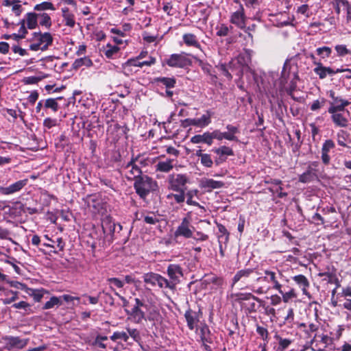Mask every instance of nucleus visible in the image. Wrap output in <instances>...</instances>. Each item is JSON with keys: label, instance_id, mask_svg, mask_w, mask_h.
I'll return each instance as SVG.
<instances>
[{"label": "nucleus", "instance_id": "obj_1", "mask_svg": "<svg viewBox=\"0 0 351 351\" xmlns=\"http://www.w3.org/2000/svg\"><path fill=\"white\" fill-rule=\"evenodd\" d=\"M263 274V276L256 278L255 281L257 282L265 281L269 283L270 286L266 287L252 283V285L241 287V290L249 289L252 293L262 295L266 293L269 289H273L277 291L282 296V300L285 303L297 297L295 289L288 285L289 279L284 275L282 271L276 267H272L269 269H265Z\"/></svg>", "mask_w": 351, "mask_h": 351}, {"label": "nucleus", "instance_id": "obj_2", "mask_svg": "<svg viewBox=\"0 0 351 351\" xmlns=\"http://www.w3.org/2000/svg\"><path fill=\"white\" fill-rule=\"evenodd\" d=\"M298 80L299 76L298 73L293 71L289 62L286 61L284 64L280 77V88H284L285 85L289 82V90L291 93L295 90Z\"/></svg>", "mask_w": 351, "mask_h": 351}, {"label": "nucleus", "instance_id": "obj_3", "mask_svg": "<svg viewBox=\"0 0 351 351\" xmlns=\"http://www.w3.org/2000/svg\"><path fill=\"white\" fill-rule=\"evenodd\" d=\"M134 187L141 199H145L149 193L157 187L156 182L147 176H141L135 180Z\"/></svg>", "mask_w": 351, "mask_h": 351}, {"label": "nucleus", "instance_id": "obj_4", "mask_svg": "<svg viewBox=\"0 0 351 351\" xmlns=\"http://www.w3.org/2000/svg\"><path fill=\"white\" fill-rule=\"evenodd\" d=\"M135 304L129 310H125L128 319L134 324H141L143 320H146V314L145 308L146 304L139 298L134 299Z\"/></svg>", "mask_w": 351, "mask_h": 351}, {"label": "nucleus", "instance_id": "obj_5", "mask_svg": "<svg viewBox=\"0 0 351 351\" xmlns=\"http://www.w3.org/2000/svg\"><path fill=\"white\" fill-rule=\"evenodd\" d=\"M234 3L235 5L230 14L229 21L239 29H243L245 28L247 19L243 5L239 0H234Z\"/></svg>", "mask_w": 351, "mask_h": 351}, {"label": "nucleus", "instance_id": "obj_6", "mask_svg": "<svg viewBox=\"0 0 351 351\" xmlns=\"http://www.w3.org/2000/svg\"><path fill=\"white\" fill-rule=\"evenodd\" d=\"M34 40L29 45V49L32 51H45L52 45L53 37L49 32H35L34 34Z\"/></svg>", "mask_w": 351, "mask_h": 351}, {"label": "nucleus", "instance_id": "obj_7", "mask_svg": "<svg viewBox=\"0 0 351 351\" xmlns=\"http://www.w3.org/2000/svg\"><path fill=\"white\" fill-rule=\"evenodd\" d=\"M189 178L186 174L172 173L168 176V189L171 191H186Z\"/></svg>", "mask_w": 351, "mask_h": 351}, {"label": "nucleus", "instance_id": "obj_8", "mask_svg": "<svg viewBox=\"0 0 351 351\" xmlns=\"http://www.w3.org/2000/svg\"><path fill=\"white\" fill-rule=\"evenodd\" d=\"M165 63L170 67L186 68L192 64V61L185 53H173L164 60Z\"/></svg>", "mask_w": 351, "mask_h": 351}, {"label": "nucleus", "instance_id": "obj_9", "mask_svg": "<svg viewBox=\"0 0 351 351\" xmlns=\"http://www.w3.org/2000/svg\"><path fill=\"white\" fill-rule=\"evenodd\" d=\"M2 341L4 343V348L7 350L13 349L21 350L27 346L29 339H22L19 336L5 335L2 337Z\"/></svg>", "mask_w": 351, "mask_h": 351}, {"label": "nucleus", "instance_id": "obj_10", "mask_svg": "<svg viewBox=\"0 0 351 351\" xmlns=\"http://www.w3.org/2000/svg\"><path fill=\"white\" fill-rule=\"evenodd\" d=\"M167 274L169 278L167 280V287L169 289L173 290L180 282V278L183 276L182 267L177 264H170L167 269Z\"/></svg>", "mask_w": 351, "mask_h": 351}, {"label": "nucleus", "instance_id": "obj_11", "mask_svg": "<svg viewBox=\"0 0 351 351\" xmlns=\"http://www.w3.org/2000/svg\"><path fill=\"white\" fill-rule=\"evenodd\" d=\"M319 162L313 161L308 164L306 170L299 176L298 180L302 183H309L319 178Z\"/></svg>", "mask_w": 351, "mask_h": 351}, {"label": "nucleus", "instance_id": "obj_12", "mask_svg": "<svg viewBox=\"0 0 351 351\" xmlns=\"http://www.w3.org/2000/svg\"><path fill=\"white\" fill-rule=\"evenodd\" d=\"M143 282L151 287H158L160 289H168L167 279L159 274L148 272L143 276Z\"/></svg>", "mask_w": 351, "mask_h": 351}, {"label": "nucleus", "instance_id": "obj_13", "mask_svg": "<svg viewBox=\"0 0 351 351\" xmlns=\"http://www.w3.org/2000/svg\"><path fill=\"white\" fill-rule=\"evenodd\" d=\"M251 62L250 51L246 50L244 53H240L236 58L230 61V66L239 64L235 69V75L241 77L243 75V68L247 66Z\"/></svg>", "mask_w": 351, "mask_h": 351}, {"label": "nucleus", "instance_id": "obj_14", "mask_svg": "<svg viewBox=\"0 0 351 351\" xmlns=\"http://www.w3.org/2000/svg\"><path fill=\"white\" fill-rule=\"evenodd\" d=\"M101 227L104 233H109L112 236L117 230L118 232L122 230V226L119 223L116 224L110 215L107 213L104 216H101Z\"/></svg>", "mask_w": 351, "mask_h": 351}, {"label": "nucleus", "instance_id": "obj_15", "mask_svg": "<svg viewBox=\"0 0 351 351\" xmlns=\"http://www.w3.org/2000/svg\"><path fill=\"white\" fill-rule=\"evenodd\" d=\"M193 227L191 225V220L188 217L182 219V222L178 226L174 232L176 237H183L186 239H189L193 237Z\"/></svg>", "mask_w": 351, "mask_h": 351}, {"label": "nucleus", "instance_id": "obj_16", "mask_svg": "<svg viewBox=\"0 0 351 351\" xmlns=\"http://www.w3.org/2000/svg\"><path fill=\"white\" fill-rule=\"evenodd\" d=\"M138 158H132L131 160L128 162L125 165L123 166V168L126 171L125 176L128 180H131L136 179L141 176L142 171L140 167L136 164V161Z\"/></svg>", "mask_w": 351, "mask_h": 351}, {"label": "nucleus", "instance_id": "obj_17", "mask_svg": "<svg viewBox=\"0 0 351 351\" xmlns=\"http://www.w3.org/2000/svg\"><path fill=\"white\" fill-rule=\"evenodd\" d=\"M88 205L92 208L93 213L95 214L104 216V214L107 213L106 204L97 195L90 196Z\"/></svg>", "mask_w": 351, "mask_h": 351}, {"label": "nucleus", "instance_id": "obj_18", "mask_svg": "<svg viewBox=\"0 0 351 351\" xmlns=\"http://www.w3.org/2000/svg\"><path fill=\"white\" fill-rule=\"evenodd\" d=\"M344 110H328L329 114H330V119L335 127L345 128H348L349 125V119L346 117L342 112Z\"/></svg>", "mask_w": 351, "mask_h": 351}, {"label": "nucleus", "instance_id": "obj_19", "mask_svg": "<svg viewBox=\"0 0 351 351\" xmlns=\"http://www.w3.org/2000/svg\"><path fill=\"white\" fill-rule=\"evenodd\" d=\"M212 151L217 155V157L215 160V162L217 165L225 162L228 156H233L234 155L233 149L226 145L213 148Z\"/></svg>", "mask_w": 351, "mask_h": 351}, {"label": "nucleus", "instance_id": "obj_20", "mask_svg": "<svg viewBox=\"0 0 351 351\" xmlns=\"http://www.w3.org/2000/svg\"><path fill=\"white\" fill-rule=\"evenodd\" d=\"M28 183V179L20 180L8 186H0V193L10 195L21 191Z\"/></svg>", "mask_w": 351, "mask_h": 351}, {"label": "nucleus", "instance_id": "obj_21", "mask_svg": "<svg viewBox=\"0 0 351 351\" xmlns=\"http://www.w3.org/2000/svg\"><path fill=\"white\" fill-rule=\"evenodd\" d=\"M253 272L254 269L250 268L239 270L232 278L231 287H233L236 284L239 282L246 284V285L243 286V287H246L249 285L247 283V279L250 277ZM241 287H240V289H241Z\"/></svg>", "mask_w": 351, "mask_h": 351}, {"label": "nucleus", "instance_id": "obj_22", "mask_svg": "<svg viewBox=\"0 0 351 351\" xmlns=\"http://www.w3.org/2000/svg\"><path fill=\"white\" fill-rule=\"evenodd\" d=\"M335 147V142L332 139H327L323 143L321 149V159L324 165H329L330 162L329 152Z\"/></svg>", "mask_w": 351, "mask_h": 351}, {"label": "nucleus", "instance_id": "obj_23", "mask_svg": "<svg viewBox=\"0 0 351 351\" xmlns=\"http://www.w3.org/2000/svg\"><path fill=\"white\" fill-rule=\"evenodd\" d=\"M184 317L186 321L188 328L193 330L199 322V313L189 308L184 313Z\"/></svg>", "mask_w": 351, "mask_h": 351}, {"label": "nucleus", "instance_id": "obj_24", "mask_svg": "<svg viewBox=\"0 0 351 351\" xmlns=\"http://www.w3.org/2000/svg\"><path fill=\"white\" fill-rule=\"evenodd\" d=\"M313 72L319 77L320 80L325 79L328 75H334L333 69L330 66H325L322 63L315 62Z\"/></svg>", "mask_w": 351, "mask_h": 351}, {"label": "nucleus", "instance_id": "obj_25", "mask_svg": "<svg viewBox=\"0 0 351 351\" xmlns=\"http://www.w3.org/2000/svg\"><path fill=\"white\" fill-rule=\"evenodd\" d=\"M328 337L327 336H317L315 334L313 338L311 339V343L312 349L314 351H324V348L326 347L328 343Z\"/></svg>", "mask_w": 351, "mask_h": 351}, {"label": "nucleus", "instance_id": "obj_26", "mask_svg": "<svg viewBox=\"0 0 351 351\" xmlns=\"http://www.w3.org/2000/svg\"><path fill=\"white\" fill-rule=\"evenodd\" d=\"M227 132H222V140L226 139L229 141H239L237 134L239 133V128L231 124H228L226 127Z\"/></svg>", "mask_w": 351, "mask_h": 351}, {"label": "nucleus", "instance_id": "obj_27", "mask_svg": "<svg viewBox=\"0 0 351 351\" xmlns=\"http://www.w3.org/2000/svg\"><path fill=\"white\" fill-rule=\"evenodd\" d=\"M224 183L222 181L215 180L211 178H205L201 181L200 186L207 191H211L213 189H217L223 187Z\"/></svg>", "mask_w": 351, "mask_h": 351}, {"label": "nucleus", "instance_id": "obj_28", "mask_svg": "<svg viewBox=\"0 0 351 351\" xmlns=\"http://www.w3.org/2000/svg\"><path fill=\"white\" fill-rule=\"evenodd\" d=\"M154 82L158 86H164L167 89L174 88L176 79L174 77H158L154 79Z\"/></svg>", "mask_w": 351, "mask_h": 351}, {"label": "nucleus", "instance_id": "obj_29", "mask_svg": "<svg viewBox=\"0 0 351 351\" xmlns=\"http://www.w3.org/2000/svg\"><path fill=\"white\" fill-rule=\"evenodd\" d=\"M62 16L64 25L69 27H73L75 25V15L69 10L67 7H63L61 9Z\"/></svg>", "mask_w": 351, "mask_h": 351}, {"label": "nucleus", "instance_id": "obj_30", "mask_svg": "<svg viewBox=\"0 0 351 351\" xmlns=\"http://www.w3.org/2000/svg\"><path fill=\"white\" fill-rule=\"evenodd\" d=\"M147 314L146 315V320L156 322H159L161 319V315L159 310L156 306H152L146 304V308H145Z\"/></svg>", "mask_w": 351, "mask_h": 351}, {"label": "nucleus", "instance_id": "obj_31", "mask_svg": "<svg viewBox=\"0 0 351 351\" xmlns=\"http://www.w3.org/2000/svg\"><path fill=\"white\" fill-rule=\"evenodd\" d=\"M350 104V101L346 100L341 97H337V98H334V101L330 102V105L328 110H345V108L348 106Z\"/></svg>", "mask_w": 351, "mask_h": 351}, {"label": "nucleus", "instance_id": "obj_32", "mask_svg": "<svg viewBox=\"0 0 351 351\" xmlns=\"http://www.w3.org/2000/svg\"><path fill=\"white\" fill-rule=\"evenodd\" d=\"M293 280L301 288L303 294L308 295L307 289L309 287V282L306 277L302 274L294 276Z\"/></svg>", "mask_w": 351, "mask_h": 351}, {"label": "nucleus", "instance_id": "obj_33", "mask_svg": "<svg viewBox=\"0 0 351 351\" xmlns=\"http://www.w3.org/2000/svg\"><path fill=\"white\" fill-rule=\"evenodd\" d=\"M182 39L183 42L188 47H193L202 50L201 45L195 34L191 33L184 34L182 36Z\"/></svg>", "mask_w": 351, "mask_h": 351}, {"label": "nucleus", "instance_id": "obj_34", "mask_svg": "<svg viewBox=\"0 0 351 351\" xmlns=\"http://www.w3.org/2000/svg\"><path fill=\"white\" fill-rule=\"evenodd\" d=\"M274 338L278 341V346L275 348L276 351H285L292 343L293 340L289 338H283L278 334H276Z\"/></svg>", "mask_w": 351, "mask_h": 351}, {"label": "nucleus", "instance_id": "obj_35", "mask_svg": "<svg viewBox=\"0 0 351 351\" xmlns=\"http://www.w3.org/2000/svg\"><path fill=\"white\" fill-rule=\"evenodd\" d=\"M175 159L173 158H167L165 161H160L156 165V171L167 173L169 172L171 169H173L174 165L173 162Z\"/></svg>", "mask_w": 351, "mask_h": 351}, {"label": "nucleus", "instance_id": "obj_36", "mask_svg": "<svg viewBox=\"0 0 351 351\" xmlns=\"http://www.w3.org/2000/svg\"><path fill=\"white\" fill-rule=\"evenodd\" d=\"M38 14L35 12H28L21 21H24L28 29H34L38 24Z\"/></svg>", "mask_w": 351, "mask_h": 351}, {"label": "nucleus", "instance_id": "obj_37", "mask_svg": "<svg viewBox=\"0 0 351 351\" xmlns=\"http://www.w3.org/2000/svg\"><path fill=\"white\" fill-rule=\"evenodd\" d=\"M218 232L217 239L219 243L227 244L229 240V232L224 226L222 224H217Z\"/></svg>", "mask_w": 351, "mask_h": 351}, {"label": "nucleus", "instance_id": "obj_38", "mask_svg": "<svg viewBox=\"0 0 351 351\" xmlns=\"http://www.w3.org/2000/svg\"><path fill=\"white\" fill-rule=\"evenodd\" d=\"M62 99V97H58L56 98H48L47 99H44V108L45 110L51 109L53 112H56L60 108L58 100Z\"/></svg>", "mask_w": 351, "mask_h": 351}, {"label": "nucleus", "instance_id": "obj_39", "mask_svg": "<svg viewBox=\"0 0 351 351\" xmlns=\"http://www.w3.org/2000/svg\"><path fill=\"white\" fill-rule=\"evenodd\" d=\"M176 193H170L167 195V199L173 200L176 204H182L185 201V191H175Z\"/></svg>", "mask_w": 351, "mask_h": 351}, {"label": "nucleus", "instance_id": "obj_40", "mask_svg": "<svg viewBox=\"0 0 351 351\" xmlns=\"http://www.w3.org/2000/svg\"><path fill=\"white\" fill-rule=\"evenodd\" d=\"M120 50V48L117 45H113L111 44H107L105 47H104V53L106 58L109 59L115 58Z\"/></svg>", "mask_w": 351, "mask_h": 351}, {"label": "nucleus", "instance_id": "obj_41", "mask_svg": "<svg viewBox=\"0 0 351 351\" xmlns=\"http://www.w3.org/2000/svg\"><path fill=\"white\" fill-rule=\"evenodd\" d=\"M128 63L131 66H138V67H143L144 66H149L156 63V58L152 56H149L148 58V60L141 61V62L138 61V60H137V59L136 60L130 59V60H128Z\"/></svg>", "mask_w": 351, "mask_h": 351}, {"label": "nucleus", "instance_id": "obj_42", "mask_svg": "<svg viewBox=\"0 0 351 351\" xmlns=\"http://www.w3.org/2000/svg\"><path fill=\"white\" fill-rule=\"evenodd\" d=\"M233 29V27L225 23H219L216 27V35L219 37L228 36L229 33Z\"/></svg>", "mask_w": 351, "mask_h": 351}, {"label": "nucleus", "instance_id": "obj_43", "mask_svg": "<svg viewBox=\"0 0 351 351\" xmlns=\"http://www.w3.org/2000/svg\"><path fill=\"white\" fill-rule=\"evenodd\" d=\"M93 61L90 60V58L88 56H84L83 58H77L76 59L73 64L72 66L73 69H77L80 68L82 66H85L86 67H90L93 66Z\"/></svg>", "mask_w": 351, "mask_h": 351}, {"label": "nucleus", "instance_id": "obj_44", "mask_svg": "<svg viewBox=\"0 0 351 351\" xmlns=\"http://www.w3.org/2000/svg\"><path fill=\"white\" fill-rule=\"evenodd\" d=\"M336 136L338 145L342 147H347V142L349 140L350 134L344 130H339L337 132Z\"/></svg>", "mask_w": 351, "mask_h": 351}, {"label": "nucleus", "instance_id": "obj_45", "mask_svg": "<svg viewBox=\"0 0 351 351\" xmlns=\"http://www.w3.org/2000/svg\"><path fill=\"white\" fill-rule=\"evenodd\" d=\"M235 300L240 302L243 300H248L252 299L259 303L263 302V301L259 298L254 295L252 293H238L234 295Z\"/></svg>", "mask_w": 351, "mask_h": 351}, {"label": "nucleus", "instance_id": "obj_46", "mask_svg": "<svg viewBox=\"0 0 351 351\" xmlns=\"http://www.w3.org/2000/svg\"><path fill=\"white\" fill-rule=\"evenodd\" d=\"M319 276L323 277V280L327 281L328 283L334 284L337 287H340L339 279L336 275L331 272L319 273Z\"/></svg>", "mask_w": 351, "mask_h": 351}, {"label": "nucleus", "instance_id": "obj_47", "mask_svg": "<svg viewBox=\"0 0 351 351\" xmlns=\"http://www.w3.org/2000/svg\"><path fill=\"white\" fill-rule=\"evenodd\" d=\"M48 77L47 74L40 73L39 75L36 76L25 77L23 80V82L25 84H36L41 80Z\"/></svg>", "mask_w": 351, "mask_h": 351}, {"label": "nucleus", "instance_id": "obj_48", "mask_svg": "<svg viewBox=\"0 0 351 351\" xmlns=\"http://www.w3.org/2000/svg\"><path fill=\"white\" fill-rule=\"evenodd\" d=\"M211 122L210 114L208 112L207 114H203L199 118H195L193 123L195 124L196 127L204 128L208 125Z\"/></svg>", "mask_w": 351, "mask_h": 351}, {"label": "nucleus", "instance_id": "obj_49", "mask_svg": "<svg viewBox=\"0 0 351 351\" xmlns=\"http://www.w3.org/2000/svg\"><path fill=\"white\" fill-rule=\"evenodd\" d=\"M316 54L319 56L320 60H324L329 58L332 52V50L330 47L327 46L320 47L316 49L315 50Z\"/></svg>", "mask_w": 351, "mask_h": 351}, {"label": "nucleus", "instance_id": "obj_50", "mask_svg": "<svg viewBox=\"0 0 351 351\" xmlns=\"http://www.w3.org/2000/svg\"><path fill=\"white\" fill-rule=\"evenodd\" d=\"M62 301L59 297L52 296L49 301H47L43 306V309L47 310L53 308L54 306H60Z\"/></svg>", "mask_w": 351, "mask_h": 351}, {"label": "nucleus", "instance_id": "obj_51", "mask_svg": "<svg viewBox=\"0 0 351 351\" xmlns=\"http://www.w3.org/2000/svg\"><path fill=\"white\" fill-rule=\"evenodd\" d=\"M200 337L203 343H212V338L210 337V332L207 326L202 327L200 330Z\"/></svg>", "mask_w": 351, "mask_h": 351}, {"label": "nucleus", "instance_id": "obj_52", "mask_svg": "<svg viewBox=\"0 0 351 351\" xmlns=\"http://www.w3.org/2000/svg\"><path fill=\"white\" fill-rule=\"evenodd\" d=\"M197 193V190H191L187 192L185 191V199L186 198V204L195 206L202 207L199 204L193 199L194 195Z\"/></svg>", "mask_w": 351, "mask_h": 351}, {"label": "nucleus", "instance_id": "obj_53", "mask_svg": "<svg viewBox=\"0 0 351 351\" xmlns=\"http://www.w3.org/2000/svg\"><path fill=\"white\" fill-rule=\"evenodd\" d=\"M34 9L36 11L55 10L53 4L49 1H43L36 4Z\"/></svg>", "mask_w": 351, "mask_h": 351}, {"label": "nucleus", "instance_id": "obj_54", "mask_svg": "<svg viewBox=\"0 0 351 351\" xmlns=\"http://www.w3.org/2000/svg\"><path fill=\"white\" fill-rule=\"evenodd\" d=\"M38 16L40 17L39 21L40 25L43 27H45L47 29H49L52 24L50 16L47 13H43L38 14Z\"/></svg>", "mask_w": 351, "mask_h": 351}, {"label": "nucleus", "instance_id": "obj_55", "mask_svg": "<svg viewBox=\"0 0 351 351\" xmlns=\"http://www.w3.org/2000/svg\"><path fill=\"white\" fill-rule=\"evenodd\" d=\"M335 49L337 52V56L339 57H343L351 54V50L348 49L346 45H337L335 47Z\"/></svg>", "mask_w": 351, "mask_h": 351}, {"label": "nucleus", "instance_id": "obj_56", "mask_svg": "<svg viewBox=\"0 0 351 351\" xmlns=\"http://www.w3.org/2000/svg\"><path fill=\"white\" fill-rule=\"evenodd\" d=\"M110 339L113 341L121 339L125 342H127L129 339V335L124 331H116L112 336H110Z\"/></svg>", "mask_w": 351, "mask_h": 351}, {"label": "nucleus", "instance_id": "obj_57", "mask_svg": "<svg viewBox=\"0 0 351 351\" xmlns=\"http://www.w3.org/2000/svg\"><path fill=\"white\" fill-rule=\"evenodd\" d=\"M200 161L201 164L207 168H210L213 165L211 156L208 154H204V155L200 158Z\"/></svg>", "mask_w": 351, "mask_h": 351}, {"label": "nucleus", "instance_id": "obj_58", "mask_svg": "<svg viewBox=\"0 0 351 351\" xmlns=\"http://www.w3.org/2000/svg\"><path fill=\"white\" fill-rule=\"evenodd\" d=\"M128 335L129 337H131L134 341H138L141 339V336L138 330L136 328H130L128 327L127 328Z\"/></svg>", "mask_w": 351, "mask_h": 351}, {"label": "nucleus", "instance_id": "obj_59", "mask_svg": "<svg viewBox=\"0 0 351 351\" xmlns=\"http://www.w3.org/2000/svg\"><path fill=\"white\" fill-rule=\"evenodd\" d=\"M58 124V120L56 119H52L50 117H47L43 121V126L45 128L51 129L53 127L56 126Z\"/></svg>", "mask_w": 351, "mask_h": 351}, {"label": "nucleus", "instance_id": "obj_60", "mask_svg": "<svg viewBox=\"0 0 351 351\" xmlns=\"http://www.w3.org/2000/svg\"><path fill=\"white\" fill-rule=\"evenodd\" d=\"M30 306H31L30 304L25 301H21L19 302L14 303L12 305L13 308H18V309H23L27 313H28V311H30Z\"/></svg>", "mask_w": 351, "mask_h": 351}, {"label": "nucleus", "instance_id": "obj_61", "mask_svg": "<svg viewBox=\"0 0 351 351\" xmlns=\"http://www.w3.org/2000/svg\"><path fill=\"white\" fill-rule=\"evenodd\" d=\"M44 292H45L44 289H41V290L34 289V290H33L32 293H31V295L32 296V298L35 302H39L43 298Z\"/></svg>", "mask_w": 351, "mask_h": 351}, {"label": "nucleus", "instance_id": "obj_62", "mask_svg": "<svg viewBox=\"0 0 351 351\" xmlns=\"http://www.w3.org/2000/svg\"><path fill=\"white\" fill-rule=\"evenodd\" d=\"M107 280L111 285H113L119 289H121L124 286V281L120 280L118 278H109Z\"/></svg>", "mask_w": 351, "mask_h": 351}, {"label": "nucleus", "instance_id": "obj_63", "mask_svg": "<svg viewBox=\"0 0 351 351\" xmlns=\"http://www.w3.org/2000/svg\"><path fill=\"white\" fill-rule=\"evenodd\" d=\"M256 332L261 337L263 340L266 341L268 338V330L266 328L257 325Z\"/></svg>", "mask_w": 351, "mask_h": 351}, {"label": "nucleus", "instance_id": "obj_64", "mask_svg": "<svg viewBox=\"0 0 351 351\" xmlns=\"http://www.w3.org/2000/svg\"><path fill=\"white\" fill-rule=\"evenodd\" d=\"M204 143L210 146L213 145L211 132H205L202 134Z\"/></svg>", "mask_w": 351, "mask_h": 351}]
</instances>
